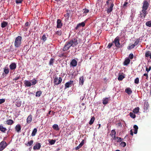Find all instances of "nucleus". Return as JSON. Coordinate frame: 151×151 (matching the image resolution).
<instances>
[{
	"mask_svg": "<svg viewBox=\"0 0 151 151\" xmlns=\"http://www.w3.org/2000/svg\"><path fill=\"white\" fill-rule=\"evenodd\" d=\"M22 37L20 36H18L15 39L14 45L15 47L18 48L20 47L21 44Z\"/></svg>",
	"mask_w": 151,
	"mask_h": 151,
	"instance_id": "nucleus-1",
	"label": "nucleus"
},
{
	"mask_svg": "<svg viewBox=\"0 0 151 151\" xmlns=\"http://www.w3.org/2000/svg\"><path fill=\"white\" fill-rule=\"evenodd\" d=\"M62 81V79L61 77H58L55 76L53 80V83L54 85H58L61 83Z\"/></svg>",
	"mask_w": 151,
	"mask_h": 151,
	"instance_id": "nucleus-2",
	"label": "nucleus"
},
{
	"mask_svg": "<svg viewBox=\"0 0 151 151\" xmlns=\"http://www.w3.org/2000/svg\"><path fill=\"white\" fill-rule=\"evenodd\" d=\"M68 41L70 43V45L72 47H75L78 44L77 40L76 38H73L71 40Z\"/></svg>",
	"mask_w": 151,
	"mask_h": 151,
	"instance_id": "nucleus-3",
	"label": "nucleus"
},
{
	"mask_svg": "<svg viewBox=\"0 0 151 151\" xmlns=\"http://www.w3.org/2000/svg\"><path fill=\"white\" fill-rule=\"evenodd\" d=\"M114 43L115 46L117 47L120 48V47H122V45L120 46L119 43V37H116L114 39V41L113 42Z\"/></svg>",
	"mask_w": 151,
	"mask_h": 151,
	"instance_id": "nucleus-4",
	"label": "nucleus"
},
{
	"mask_svg": "<svg viewBox=\"0 0 151 151\" xmlns=\"http://www.w3.org/2000/svg\"><path fill=\"white\" fill-rule=\"evenodd\" d=\"M7 144L5 141L3 140L0 143V151H2L7 146Z\"/></svg>",
	"mask_w": 151,
	"mask_h": 151,
	"instance_id": "nucleus-5",
	"label": "nucleus"
},
{
	"mask_svg": "<svg viewBox=\"0 0 151 151\" xmlns=\"http://www.w3.org/2000/svg\"><path fill=\"white\" fill-rule=\"evenodd\" d=\"M114 6V4L113 1H111L110 3L109 6H108V8L107 10V13L109 14L111 12Z\"/></svg>",
	"mask_w": 151,
	"mask_h": 151,
	"instance_id": "nucleus-6",
	"label": "nucleus"
},
{
	"mask_svg": "<svg viewBox=\"0 0 151 151\" xmlns=\"http://www.w3.org/2000/svg\"><path fill=\"white\" fill-rule=\"evenodd\" d=\"M71 47H72V46L70 45V43L68 41L66 42L65 45L63 47V50L64 51H67Z\"/></svg>",
	"mask_w": 151,
	"mask_h": 151,
	"instance_id": "nucleus-7",
	"label": "nucleus"
},
{
	"mask_svg": "<svg viewBox=\"0 0 151 151\" xmlns=\"http://www.w3.org/2000/svg\"><path fill=\"white\" fill-rule=\"evenodd\" d=\"M149 6V3L146 0H144L143 2V5L142 7L143 9L147 10Z\"/></svg>",
	"mask_w": 151,
	"mask_h": 151,
	"instance_id": "nucleus-8",
	"label": "nucleus"
},
{
	"mask_svg": "<svg viewBox=\"0 0 151 151\" xmlns=\"http://www.w3.org/2000/svg\"><path fill=\"white\" fill-rule=\"evenodd\" d=\"M142 13H140V17L142 19L143 17L144 18H145L146 17V15L148 13L147 12V11H146V10L143 9H142Z\"/></svg>",
	"mask_w": 151,
	"mask_h": 151,
	"instance_id": "nucleus-9",
	"label": "nucleus"
},
{
	"mask_svg": "<svg viewBox=\"0 0 151 151\" xmlns=\"http://www.w3.org/2000/svg\"><path fill=\"white\" fill-rule=\"evenodd\" d=\"M110 100V97L104 98L102 100V103L104 105H106L108 104V102Z\"/></svg>",
	"mask_w": 151,
	"mask_h": 151,
	"instance_id": "nucleus-10",
	"label": "nucleus"
},
{
	"mask_svg": "<svg viewBox=\"0 0 151 151\" xmlns=\"http://www.w3.org/2000/svg\"><path fill=\"white\" fill-rule=\"evenodd\" d=\"M73 83V81H71L66 83L65 84V89L67 88H68L70 87L71 86V85Z\"/></svg>",
	"mask_w": 151,
	"mask_h": 151,
	"instance_id": "nucleus-11",
	"label": "nucleus"
},
{
	"mask_svg": "<svg viewBox=\"0 0 151 151\" xmlns=\"http://www.w3.org/2000/svg\"><path fill=\"white\" fill-rule=\"evenodd\" d=\"M57 23V28H61L63 26V24L61 22V20L59 19H58Z\"/></svg>",
	"mask_w": 151,
	"mask_h": 151,
	"instance_id": "nucleus-12",
	"label": "nucleus"
},
{
	"mask_svg": "<svg viewBox=\"0 0 151 151\" xmlns=\"http://www.w3.org/2000/svg\"><path fill=\"white\" fill-rule=\"evenodd\" d=\"M9 67L11 70H14L16 68V64L15 63H12L10 65Z\"/></svg>",
	"mask_w": 151,
	"mask_h": 151,
	"instance_id": "nucleus-13",
	"label": "nucleus"
},
{
	"mask_svg": "<svg viewBox=\"0 0 151 151\" xmlns=\"http://www.w3.org/2000/svg\"><path fill=\"white\" fill-rule=\"evenodd\" d=\"M41 147V145L40 143H37L33 147V149L34 150H39Z\"/></svg>",
	"mask_w": 151,
	"mask_h": 151,
	"instance_id": "nucleus-14",
	"label": "nucleus"
},
{
	"mask_svg": "<svg viewBox=\"0 0 151 151\" xmlns=\"http://www.w3.org/2000/svg\"><path fill=\"white\" fill-rule=\"evenodd\" d=\"M85 25V23L84 22H82L81 23L78 24L75 28L76 29H77L78 28L81 27H84Z\"/></svg>",
	"mask_w": 151,
	"mask_h": 151,
	"instance_id": "nucleus-15",
	"label": "nucleus"
},
{
	"mask_svg": "<svg viewBox=\"0 0 151 151\" xmlns=\"http://www.w3.org/2000/svg\"><path fill=\"white\" fill-rule=\"evenodd\" d=\"M77 62L75 59H73L70 62V65L73 67H76L77 65Z\"/></svg>",
	"mask_w": 151,
	"mask_h": 151,
	"instance_id": "nucleus-16",
	"label": "nucleus"
},
{
	"mask_svg": "<svg viewBox=\"0 0 151 151\" xmlns=\"http://www.w3.org/2000/svg\"><path fill=\"white\" fill-rule=\"evenodd\" d=\"M24 83L25 87H29L30 86L32 85L30 81L28 80H25L24 81Z\"/></svg>",
	"mask_w": 151,
	"mask_h": 151,
	"instance_id": "nucleus-17",
	"label": "nucleus"
},
{
	"mask_svg": "<svg viewBox=\"0 0 151 151\" xmlns=\"http://www.w3.org/2000/svg\"><path fill=\"white\" fill-rule=\"evenodd\" d=\"M21 125L19 124H18L16 125L15 127V129L16 131L19 132L21 130Z\"/></svg>",
	"mask_w": 151,
	"mask_h": 151,
	"instance_id": "nucleus-18",
	"label": "nucleus"
},
{
	"mask_svg": "<svg viewBox=\"0 0 151 151\" xmlns=\"http://www.w3.org/2000/svg\"><path fill=\"white\" fill-rule=\"evenodd\" d=\"M7 129L3 127L2 124H0V131L3 133H5Z\"/></svg>",
	"mask_w": 151,
	"mask_h": 151,
	"instance_id": "nucleus-19",
	"label": "nucleus"
},
{
	"mask_svg": "<svg viewBox=\"0 0 151 151\" xmlns=\"http://www.w3.org/2000/svg\"><path fill=\"white\" fill-rule=\"evenodd\" d=\"M32 116L31 114L29 115L27 119V123H30L32 120Z\"/></svg>",
	"mask_w": 151,
	"mask_h": 151,
	"instance_id": "nucleus-20",
	"label": "nucleus"
},
{
	"mask_svg": "<svg viewBox=\"0 0 151 151\" xmlns=\"http://www.w3.org/2000/svg\"><path fill=\"white\" fill-rule=\"evenodd\" d=\"M125 91L129 95L131 94L132 92L131 89L129 88H127L125 90Z\"/></svg>",
	"mask_w": 151,
	"mask_h": 151,
	"instance_id": "nucleus-21",
	"label": "nucleus"
},
{
	"mask_svg": "<svg viewBox=\"0 0 151 151\" xmlns=\"http://www.w3.org/2000/svg\"><path fill=\"white\" fill-rule=\"evenodd\" d=\"M84 77L83 76L80 77L79 78V84H81L82 85L83 84L84 82Z\"/></svg>",
	"mask_w": 151,
	"mask_h": 151,
	"instance_id": "nucleus-22",
	"label": "nucleus"
},
{
	"mask_svg": "<svg viewBox=\"0 0 151 151\" xmlns=\"http://www.w3.org/2000/svg\"><path fill=\"white\" fill-rule=\"evenodd\" d=\"M84 142L83 140L80 144L75 148V149L76 150H78L84 144Z\"/></svg>",
	"mask_w": 151,
	"mask_h": 151,
	"instance_id": "nucleus-23",
	"label": "nucleus"
},
{
	"mask_svg": "<svg viewBox=\"0 0 151 151\" xmlns=\"http://www.w3.org/2000/svg\"><path fill=\"white\" fill-rule=\"evenodd\" d=\"M130 61V60L128 58L126 59L123 63V64L124 65H127L129 63Z\"/></svg>",
	"mask_w": 151,
	"mask_h": 151,
	"instance_id": "nucleus-24",
	"label": "nucleus"
},
{
	"mask_svg": "<svg viewBox=\"0 0 151 151\" xmlns=\"http://www.w3.org/2000/svg\"><path fill=\"white\" fill-rule=\"evenodd\" d=\"M6 122L7 123V124L8 125H12L14 123V121L12 120L11 119L7 120Z\"/></svg>",
	"mask_w": 151,
	"mask_h": 151,
	"instance_id": "nucleus-25",
	"label": "nucleus"
},
{
	"mask_svg": "<svg viewBox=\"0 0 151 151\" xmlns=\"http://www.w3.org/2000/svg\"><path fill=\"white\" fill-rule=\"evenodd\" d=\"M52 128L54 129L57 131L59 130L60 129L58 125L57 124H54L52 126Z\"/></svg>",
	"mask_w": 151,
	"mask_h": 151,
	"instance_id": "nucleus-26",
	"label": "nucleus"
},
{
	"mask_svg": "<svg viewBox=\"0 0 151 151\" xmlns=\"http://www.w3.org/2000/svg\"><path fill=\"white\" fill-rule=\"evenodd\" d=\"M8 24V23L6 22H3L1 23V27L2 28L5 27L6 26H7Z\"/></svg>",
	"mask_w": 151,
	"mask_h": 151,
	"instance_id": "nucleus-27",
	"label": "nucleus"
},
{
	"mask_svg": "<svg viewBox=\"0 0 151 151\" xmlns=\"http://www.w3.org/2000/svg\"><path fill=\"white\" fill-rule=\"evenodd\" d=\"M134 134H136L137 133V130L138 128V127L137 125H135L134 126Z\"/></svg>",
	"mask_w": 151,
	"mask_h": 151,
	"instance_id": "nucleus-28",
	"label": "nucleus"
},
{
	"mask_svg": "<svg viewBox=\"0 0 151 151\" xmlns=\"http://www.w3.org/2000/svg\"><path fill=\"white\" fill-rule=\"evenodd\" d=\"M149 105L147 103H145L143 106V108L144 110H147L148 109Z\"/></svg>",
	"mask_w": 151,
	"mask_h": 151,
	"instance_id": "nucleus-29",
	"label": "nucleus"
},
{
	"mask_svg": "<svg viewBox=\"0 0 151 151\" xmlns=\"http://www.w3.org/2000/svg\"><path fill=\"white\" fill-rule=\"evenodd\" d=\"M139 108L137 107L133 109V112L135 114H137L139 112Z\"/></svg>",
	"mask_w": 151,
	"mask_h": 151,
	"instance_id": "nucleus-30",
	"label": "nucleus"
},
{
	"mask_svg": "<svg viewBox=\"0 0 151 151\" xmlns=\"http://www.w3.org/2000/svg\"><path fill=\"white\" fill-rule=\"evenodd\" d=\"M37 129H36V128L34 129L33 131L32 132V133L31 134V135L32 136H35V134L37 132Z\"/></svg>",
	"mask_w": 151,
	"mask_h": 151,
	"instance_id": "nucleus-31",
	"label": "nucleus"
},
{
	"mask_svg": "<svg viewBox=\"0 0 151 151\" xmlns=\"http://www.w3.org/2000/svg\"><path fill=\"white\" fill-rule=\"evenodd\" d=\"M95 119V118L94 117H93L90 120V121L89 124L90 125H92Z\"/></svg>",
	"mask_w": 151,
	"mask_h": 151,
	"instance_id": "nucleus-32",
	"label": "nucleus"
},
{
	"mask_svg": "<svg viewBox=\"0 0 151 151\" xmlns=\"http://www.w3.org/2000/svg\"><path fill=\"white\" fill-rule=\"evenodd\" d=\"M151 53V52L150 51H147L145 54V56L146 57L148 58L149 56H150V55Z\"/></svg>",
	"mask_w": 151,
	"mask_h": 151,
	"instance_id": "nucleus-33",
	"label": "nucleus"
},
{
	"mask_svg": "<svg viewBox=\"0 0 151 151\" xmlns=\"http://www.w3.org/2000/svg\"><path fill=\"white\" fill-rule=\"evenodd\" d=\"M67 53V54L68 53L66 52L65 53H61V54H60L59 55V57H60L61 58L62 57H67V55H65V54Z\"/></svg>",
	"mask_w": 151,
	"mask_h": 151,
	"instance_id": "nucleus-34",
	"label": "nucleus"
},
{
	"mask_svg": "<svg viewBox=\"0 0 151 151\" xmlns=\"http://www.w3.org/2000/svg\"><path fill=\"white\" fill-rule=\"evenodd\" d=\"M55 59L54 58H51L49 64L50 65H53V64L54 62Z\"/></svg>",
	"mask_w": 151,
	"mask_h": 151,
	"instance_id": "nucleus-35",
	"label": "nucleus"
},
{
	"mask_svg": "<svg viewBox=\"0 0 151 151\" xmlns=\"http://www.w3.org/2000/svg\"><path fill=\"white\" fill-rule=\"evenodd\" d=\"M49 143L51 145H52L54 144L56 140H54L53 139H50L49 140Z\"/></svg>",
	"mask_w": 151,
	"mask_h": 151,
	"instance_id": "nucleus-36",
	"label": "nucleus"
},
{
	"mask_svg": "<svg viewBox=\"0 0 151 151\" xmlns=\"http://www.w3.org/2000/svg\"><path fill=\"white\" fill-rule=\"evenodd\" d=\"M33 142L34 141L33 140H31L30 141L28 142L26 145L27 146H30L33 144Z\"/></svg>",
	"mask_w": 151,
	"mask_h": 151,
	"instance_id": "nucleus-37",
	"label": "nucleus"
},
{
	"mask_svg": "<svg viewBox=\"0 0 151 151\" xmlns=\"http://www.w3.org/2000/svg\"><path fill=\"white\" fill-rule=\"evenodd\" d=\"M146 25L149 27H151V21H149L146 23Z\"/></svg>",
	"mask_w": 151,
	"mask_h": 151,
	"instance_id": "nucleus-38",
	"label": "nucleus"
},
{
	"mask_svg": "<svg viewBox=\"0 0 151 151\" xmlns=\"http://www.w3.org/2000/svg\"><path fill=\"white\" fill-rule=\"evenodd\" d=\"M42 93L41 91H37L36 93V96L37 97H39L41 95Z\"/></svg>",
	"mask_w": 151,
	"mask_h": 151,
	"instance_id": "nucleus-39",
	"label": "nucleus"
},
{
	"mask_svg": "<svg viewBox=\"0 0 151 151\" xmlns=\"http://www.w3.org/2000/svg\"><path fill=\"white\" fill-rule=\"evenodd\" d=\"M129 115L130 116V117L131 118H133V119H134L136 117V115L134 113H133L132 112H131L129 113Z\"/></svg>",
	"mask_w": 151,
	"mask_h": 151,
	"instance_id": "nucleus-40",
	"label": "nucleus"
},
{
	"mask_svg": "<svg viewBox=\"0 0 151 151\" xmlns=\"http://www.w3.org/2000/svg\"><path fill=\"white\" fill-rule=\"evenodd\" d=\"M67 12L65 15L64 16L67 18V19H68L69 18L70 16V13L68 12V11H67Z\"/></svg>",
	"mask_w": 151,
	"mask_h": 151,
	"instance_id": "nucleus-41",
	"label": "nucleus"
},
{
	"mask_svg": "<svg viewBox=\"0 0 151 151\" xmlns=\"http://www.w3.org/2000/svg\"><path fill=\"white\" fill-rule=\"evenodd\" d=\"M124 78V76L122 75H120L118 78V80L119 81H122L123 78Z\"/></svg>",
	"mask_w": 151,
	"mask_h": 151,
	"instance_id": "nucleus-42",
	"label": "nucleus"
},
{
	"mask_svg": "<svg viewBox=\"0 0 151 151\" xmlns=\"http://www.w3.org/2000/svg\"><path fill=\"white\" fill-rule=\"evenodd\" d=\"M4 72L5 74H7L9 73V70L8 68H5L4 69Z\"/></svg>",
	"mask_w": 151,
	"mask_h": 151,
	"instance_id": "nucleus-43",
	"label": "nucleus"
},
{
	"mask_svg": "<svg viewBox=\"0 0 151 151\" xmlns=\"http://www.w3.org/2000/svg\"><path fill=\"white\" fill-rule=\"evenodd\" d=\"M42 40H43V42H45L47 40V37H46V36L45 35H43L42 36Z\"/></svg>",
	"mask_w": 151,
	"mask_h": 151,
	"instance_id": "nucleus-44",
	"label": "nucleus"
},
{
	"mask_svg": "<svg viewBox=\"0 0 151 151\" xmlns=\"http://www.w3.org/2000/svg\"><path fill=\"white\" fill-rule=\"evenodd\" d=\"M120 145L121 146H122L123 147H125L126 145V143L124 142H122L120 144Z\"/></svg>",
	"mask_w": 151,
	"mask_h": 151,
	"instance_id": "nucleus-45",
	"label": "nucleus"
},
{
	"mask_svg": "<svg viewBox=\"0 0 151 151\" xmlns=\"http://www.w3.org/2000/svg\"><path fill=\"white\" fill-rule=\"evenodd\" d=\"M31 82L32 83V85H35L37 83V81L35 79H34L31 81Z\"/></svg>",
	"mask_w": 151,
	"mask_h": 151,
	"instance_id": "nucleus-46",
	"label": "nucleus"
},
{
	"mask_svg": "<svg viewBox=\"0 0 151 151\" xmlns=\"http://www.w3.org/2000/svg\"><path fill=\"white\" fill-rule=\"evenodd\" d=\"M116 134V132L115 130H112L111 133V136H113L114 135H115Z\"/></svg>",
	"mask_w": 151,
	"mask_h": 151,
	"instance_id": "nucleus-47",
	"label": "nucleus"
},
{
	"mask_svg": "<svg viewBox=\"0 0 151 151\" xmlns=\"http://www.w3.org/2000/svg\"><path fill=\"white\" fill-rule=\"evenodd\" d=\"M55 34L56 35H58L60 36L62 34V32L60 30L58 31H57L55 32Z\"/></svg>",
	"mask_w": 151,
	"mask_h": 151,
	"instance_id": "nucleus-48",
	"label": "nucleus"
},
{
	"mask_svg": "<svg viewBox=\"0 0 151 151\" xmlns=\"http://www.w3.org/2000/svg\"><path fill=\"white\" fill-rule=\"evenodd\" d=\"M116 139H117V142H120L123 140V139H122L121 137H116Z\"/></svg>",
	"mask_w": 151,
	"mask_h": 151,
	"instance_id": "nucleus-49",
	"label": "nucleus"
},
{
	"mask_svg": "<svg viewBox=\"0 0 151 151\" xmlns=\"http://www.w3.org/2000/svg\"><path fill=\"white\" fill-rule=\"evenodd\" d=\"M134 83L136 84H138L139 83V78H137L135 79Z\"/></svg>",
	"mask_w": 151,
	"mask_h": 151,
	"instance_id": "nucleus-50",
	"label": "nucleus"
},
{
	"mask_svg": "<svg viewBox=\"0 0 151 151\" xmlns=\"http://www.w3.org/2000/svg\"><path fill=\"white\" fill-rule=\"evenodd\" d=\"M134 47V44H132L130 46H128L127 48L128 49L130 50L132 48H133Z\"/></svg>",
	"mask_w": 151,
	"mask_h": 151,
	"instance_id": "nucleus-51",
	"label": "nucleus"
},
{
	"mask_svg": "<svg viewBox=\"0 0 151 151\" xmlns=\"http://www.w3.org/2000/svg\"><path fill=\"white\" fill-rule=\"evenodd\" d=\"M83 10V13H84L86 14L88 13L89 12V10L88 9H84Z\"/></svg>",
	"mask_w": 151,
	"mask_h": 151,
	"instance_id": "nucleus-52",
	"label": "nucleus"
},
{
	"mask_svg": "<svg viewBox=\"0 0 151 151\" xmlns=\"http://www.w3.org/2000/svg\"><path fill=\"white\" fill-rule=\"evenodd\" d=\"M129 57L131 59H133L134 57V55L132 53L130 54L129 55Z\"/></svg>",
	"mask_w": 151,
	"mask_h": 151,
	"instance_id": "nucleus-53",
	"label": "nucleus"
},
{
	"mask_svg": "<svg viewBox=\"0 0 151 151\" xmlns=\"http://www.w3.org/2000/svg\"><path fill=\"white\" fill-rule=\"evenodd\" d=\"M23 0H16V2L17 4L21 3Z\"/></svg>",
	"mask_w": 151,
	"mask_h": 151,
	"instance_id": "nucleus-54",
	"label": "nucleus"
},
{
	"mask_svg": "<svg viewBox=\"0 0 151 151\" xmlns=\"http://www.w3.org/2000/svg\"><path fill=\"white\" fill-rule=\"evenodd\" d=\"M139 43V40L138 39H137L136 40V41L134 43V46H135L136 45H137Z\"/></svg>",
	"mask_w": 151,
	"mask_h": 151,
	"instance_id": "nucleus-55",
	"label": "nucleus"
},
{
	"mask_svg": "<svg viewBox=\"0 0 151 151\" xmlns=\"http://www.w3.org/2000/svg\"><path fill=\"white\" fill-rule=\"evenodd\" d=\"M5 101V99H0V104H2V103L4 102Z\"/></svg>",
	"mask_w": 151,
	"mask_h": 151,
	"instance_id": "nucleus-56",
	"label": "nucleus"
},
{
	"mask_svg": "<svg viewBox=\"0 0 151 151\" xmlns=\"http://www.w3.org/2000/svg\"><path fill=\"white\" fill-rule=\"evenodd\" d=\"M151 69V66H150L149 68L146 67V70L148 73Z\"/></svg>",
	"mask_w": 151,
	"mask_h": 151,
	"instance_id": "nucleus-57",
	"label": "nucleus"
},
{
	"mask_svg": "<svg viewBox=\"0 0 151 151\" xmlns=\"http://www.w3.org/2000/svg\"><path fill=\"white\" fill-rule=\"evenodd\" d=\"M112 45L113 44L112 43H109L107 46V47L108 48H110L111 47Z\"/></svg>",
	"mask_w": 151,
	"mask_h": 151,
	"instance_id": "nucleus-58",
	"label": "nucleus"
},
{
	"mask_svg": "<svg viewBox=\"0 0 151 151\" xmlns=\"http://www.w3.org/2000/svg\"><path fill=\"white\" fill-rule=\"evenodd\" d=\"M21 78L20 76L16 77H15V78H14L13 79V80L17 81V80H18V79H19V78Z\"/></svg>",
	"mask_w": 151,
	"mask_h": 151,
	"instance_id": "nucleus-59",
	"label": "nucleus"
},
{
	"mask_svg": "<svg viewBox=\"0 0 151 151\" xmlns=\"http://www.w3.org/2000/svg\"><path fill=\"white\" fill-rule=\"evenodd\" d=\"M128 4V3L127 2H125L123 4V6L125 8V7H126L127 6V4Z\"/></svg>",
	"mask_w": 151,
	"mask_h": 151,
	"instance_id": "nucleus-60",
	"label": "nucleus"
},
{
	"mask_svg": "<svg viewBox=\"0 0 151 151\" xmlns=\"http://www.w3.org/2000/svg\"><path fill=\"white\" fill-rule=\"evenodd\" d=\"M25 26H26V27H27V28H28V27L29 26V22H26V23H25Z\"/></svg>",
	"mask_w": 151,
	"mask_h": 151,
	"instance_id": "nucleus-61",
	"label": "nucleus"
},
{
	"mask_svg": "<svg viewBox=\"0 0 151 151\" xmlns=\"http://www.w3.org/2000/svg\"><path fill=\"white\" fill-rule=\"evenodd\" d=\"M16 105L17 106V107H19L20 106H21V103H16Z\"/></svg>",
	"mask_w": 151,
	"mask_h": 151,
	"instance_id": "nucleus-62",
	"label": "nucleus"
},
{
	"mask_svg": "<svg viewBox=\"0 0 151 151\" xmlns=\"http://www.w3.org/2000/svg\"><path fill=\"white\" fill-rule=\"evenodd\" d=\"M110 1L107 0V1H106V4L108 6H109V5L110 4V3H109V1Z\"/></svg>",
	"mask_w": 151,
	"mask_h": 151,
	"instance_id": "nucleus-63",
	"label": "nucleus"
},
{
	"mask_svg": "<svg viewBox=\"0 0 151 151\" xmlns=\"http://www.w3.org/2000/svg\"><path fill=\"white\" fill-rule=\"evenodd\" d=\"M130 134L132 136L133 135V132L132 129H131L130 130Z\"/></svg>",
	"mask_w": 151,
	"mask_h": 151,
	"instance_id": "nucleus-64",
	"label": "nucleus"
}]
</instances>
